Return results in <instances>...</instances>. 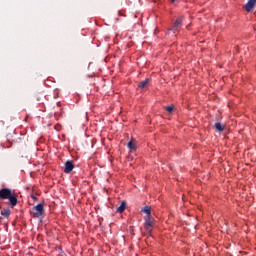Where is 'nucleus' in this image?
Returning <instances> with one entry per match:
<instances>
[{
	"label": "nucleus",
	"instance_id": "obj_13",
	"mask_svg": "<svg viewBox=\"0 0 256 256\" xmlns=\"http://www.w3.org/2000/svg\"><path fill=\"white\" fill-rule=\"evenodd\" d=\"M166 111H168V113H173V106H167Z\"/></svg>",
	"mask_w": 256,
	"mask_h": 256
},
{
	"label": "nucleus",
	"instance_id": "obj_6",
	"mask_svg": "<svg viewBox=\"0 0 256 256\" xmlns=\"http://www.w3.org/2000/svg\"><path fill=\"white\" fill-rule=\"evenodd\" d=\"M128 148L130 149V151H137V142L132 139V140L128 143Z\"/></svg>",
	"mask_w": 256,
	"mask_h": 256
},
{
	"label": "nucleus",
	"instance_id": "obj_1",
	"mask_svg": "<svg viewBox=\"0 0 256 256\" xmlns=\"http://www.w3.org/2000/svg\"><path fill=\"white\" fill-rule=\"evenodd\" d=\"M0 199H9L12 207H15V205H17V196L13 194V192L9 188H3L0 190Z\"/></svg>",
	"mask_w": 256,
	"mask_h": 256
},
{
	"label": "nucleus",
	"instance_id": "obj_14",
	"mask_svg": "<svg viewBox=\"0 0 256 256\" xmlns=\"http://www.w3.org/2000/svg\"><path fill=\"white\" fill-rule=\"evenodd\" d=\"M170 1H171V3H175L176 0H170Z\"/></svg>",
	"mask_w": 256,
	"mask_h": 256
},
{
	"label": "nucleus",
	"instance_id": "obj_12",
	"mask_svg": "<svg viewBox=\"0 0 256 256\" xmlns=\"http://www.w3.org/2000/svg\"><path fill=\"white\" fill-rule=\"evenodd\" d=\"M2 215H4V217H9V215H11V211L4 210V211H2Z\"/></svg>",
	"mask_w": 256,
	"mask_h": 256
},
{
	"label": "nucleus",
	"instance_id": "obj_10",
	"mask_svg": "<svg viewBox=\"0 0 256 256\" xmlns=\"http://www.w3.org/2000/svg\"><path fill=\"white\" fill-rule=\"evenodd\" d=\"M215 129H216V131H224L225 126L221 125V123H216L215 124Z\"/></svg>",
	"mask_w": 256,
	"mask_h": 256
},
{
	"label": "nucleus",
	"instance_id": "obj_8",
	"mask_svg": "<svg viewBox=\"0 0 256 256\" xmlns=\"http://www.w3.org/2000/svg\"><path fill=\"white\" fill-rule=\"evenodd\" d=\"M147 85H149V79H145L142 82H140L138 87H139V89H145V87H147Z\"/></svg>",
	"mask_w": 256,
	"mask_h": 256
},
{
	"label": "nucleus",
	"instance_id": "obj_3",
	"mask_svg": "<svg viewBox=\"0 0 256 256\" xmlns=\"http://www.w3.org/2000/svg\"><path fill=\"white\" fill-rule=\"evenodd\" d=\"M255 5L256 0H249L245 5V11H247V13H250V11H253V7H255Z\"/></svg>",
	"mask_w": 256,
	"mask_h": 256
},
{
	"label": "nucleus",
	"instance_id": "obj_2",
	"mask_svg": "<svg viewBox=\"0 0 256 256\" xmlns=\"http://www.w3.org/2000/svg\"><path fill=\"white\" fill-rule=\"evenodd\" d=\"M31 213L33 217L39 219V217H42L43 213H45V207L43 206V204H38L32 208Z\"/></svg>",
	"mask_w": 256,
	"mask_h": 256
},
{
	"label": "nucleus",
	"instance_id": "obj_7",
	"mask_svg": "<svg viewBox=\"0 0 256 256\" xmlns=\"http://www.w3.org/2000/svg\"><path fill=\"white\" fill-rule=\"evenodd\" d=\"M145 227L148 231H151V228L153 227V221L151 220V217H148L145 221Z\"/></svg>",
	"mask_w": 256,
	"mask_h": 256
},
{
	"label": "nucleus",
	"instance_id": "obj_15",
	"mask_svg": "<svg viewBox=\"0 0 256 256\" xmlns=\"http://www.w3.org/2000/svg\"><path fill=\"white\" fill-rule=\"evenodd\" d=\"M25 121H27V118L25 119Z\"/></svg>",
	"mask_w": 256,
	"mask_h": 256
},
{
	"label": "nucleus",
	"instance_id": "obj_9",
	"mask_svg": "<svg viewBox=\"0 0 256 256\" xmlns=\"http://www.w3.org/2000/svg\"><path fill=\"white\" fill-rule=\"evenodd\" d=\"M142 213H145L148 217H151V207H149V206L143 207Z\"/></svg>",
	"mask_w": 256,
	"mask_h": 256
},
{
	"label": "nucleus",
	"instance_id": "obj_11",
	"mask_svg": "<svg viewBox=\"0 0 256 256\" xmlns=\"http://www.w3.org/2000/svg\"><path fill=\"white\" fill-rule=\"evenodd\" d=\"M181 23H183V20H181V18H178L175 23H174V27H179V25H181Z\"/></svg>",
	"mask_w": 256,
	"mask_h": 256
},
{
	"label": "nucleus",
	"instance_id": "obj_5",
	"mask_svg": "<svg viewBox=\"0 0 256 256\" xmlns=\"http://www.w3.org/2000/svg\"><path fill=\"white\" fill-rule=\"evenodd\" d=\"M127 209V202L122 201L120 206L117 208L116 213H123Z\"/></svg>",
	"mask_w": 256,
	"mask_h": 256
},
{
	"label": "nucleus",
	"instance_id": "obj_4",
	"mask_svg": "<svg viewBox=\"0 0 256 256\" xmlns=\"http://www.w3.org/2000/svg\"><path fill=\"white\" fill-rule=\"evenodd\" d=\"M73 169H75V165H73V162L67 161L65 163L64 173H71V171H73Z\"/></svg>",
	"mask_w": 256,
	"mask_h": 256
}]
</instances>
